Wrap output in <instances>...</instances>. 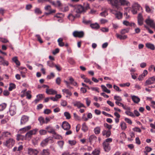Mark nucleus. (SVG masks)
I'll return each mask as SVG.
<instances>
[{
	"label": "nucleus",
	"mask_w": 155,
	"mask_h": 155,
	"mask_svg": "<svg viewBox=\"0 0 155 155\" xmlns=\"http://www.w3.org/2000/svg\"><path fill=\"white\" fill-rule=\"evenodd\" d=\"M84 12H85L86 10L89 9L90 8L89 4L88 3L84 4Z\"/></svg>",
	"instance_id": "44"
},
{
	"label": "nucleus",
	"mask_w": 155,
	"mask_h": 155,
	"mask_svg": "<svg viewBox=\"0 0 155 155\" xmlns=\"http://www.w3.org/2000/svg\"><path fill=\"white\" fill-rule=\"evenodd\" d=\"M133 130L134 131L140 133L141 131V130L138 127H135L133 129Z\"/></svg>",
	"instance_id": "60"
},
{
	"label": "nucleus",
	"mask_w": 155,
	"mask_h": 155,
	"mask_svg": "<svg viewBox=\"0 0 155 155\" xmlns=\"http://www.w3.org/2000/svg\"><path fill=\"white\" fill-rule=\"evenodd\" d=\"M102 134L103 136H106V137H110L111 135V131L109 130H104L102 132Z\"/></svg>",
	"instance_id": "20"
},
{
	"label": "nucleus",
	"mask_w": 155,
	"mask_h": 155,
	"mask_svg": "<svg viewBox=\"0 0 155 155\" xmlns=\"http://www.w3.org/2000/svg\"><path fill=\"white\" fill-rule=\"evenodd\" d=\"M90 26L92 28L98 29L100 27L99 24L96 23L94 24H91Z\"/></svg>",
	"instance_id": "26"
},
{
	"label": "nucleus",
	"mask_w": 155,
	"mask_h": 155,
	"mask_svg": "<svg viewBox=\"0 0 155 155\" xmlns=\"http://www.w3.org/2000/svg\"><path fill=\"white\" fill-rule=\"evenodd\" d=\"M35 37L37 38L38 40L41 43H43V41L41 39L40 36L39 35H35Z\"/></svg>",
	"instance_id": "48"
},
{
	"label": "nucleus",
	"mask_w": 155,
	"mask_h": 155,
	"mask_svg": "<svg viewBox=\"0 0 155 155\" xmlns=\"http://www.w3.org/2000/svg\"><path fill=\"white\" fill-rule=\"evenodd\" d=\"M103 146L105 151L106 152H108L110 149V147L109 143L103 142Z\"/></svg>",
	"instance_id": "16"
},
{
	"label": "nucleus",
	"mask_w": 155,
	"mask_h": 155,
	"mask_svg": "<svg viewBox=\"0 0 155 155\" xmlns=\"http://www.w3.org/2000/svg\"><path fill=\"white\" fill-rule=\"evenodd\" d=\"M7 104L5 103L0 104V111L3 110L6 107Z\"/></svg>",
	"instance_id": "38"
},
{
	"label": "nucleus",
	"mask_w": 155,
	"mask_h": 155,
	"mask_svg": "<svg viewBox=\"0 0 155 155\" xmlns=\"http://www.w3.org/2000/svg\"><path fill=\"white\" fill-rule=\"evenodd\" d=\"M130 85V83L128 82L126 83L120 84L119 85L121 87H129Z\"/></svg>",
	"instance_id": "49"
},
{
	"label": "nucleus",
	"mask_w": 155,
	"mask_h": 155,
	"mask_svg": "<svg viewBox=\"0 0 155 155\" xmlns=\"http://www.w3.org/2000/svg\"><path fill=\"white\" fill-rule=\"evenodd\" d=\"M120 126L122 130H125L127 128L126 124V123L124 122H121L120 123Z\"/></svg>",
	"instance_id": "29"
},
{
	"label": "nucleus",
	"mask_w": 155,
	"mask_h": 155,
	"mask_svg": "<svg viewBox=\"0 0 155 155\" xmlns=\"http://www.w3.org/2000/svg\"><path fill=\"white\" fill-rule=\"evenodd\" d=\"M36 97L39 100H40L42 98L45 97L44 94H39L36 96Z\"/></svg>",
	"instance_id": "52"
},
{
	"label": "nucleus",
	"mask_w": 155,
	"mask_h": 155,
	"mask_svg": "<svg viewBox=\"0 0 155 155\" xmlns=\"http://www.w3.org/2000/svg\"><path fill=\"white\" fill-rule=\"evenodd\" d=\"M125 113L127 115L130 116L131 117H135V115L132 112L130 111V110L126 111Z\"/></svg>",
	"instance_id": "40"
},
{
	"label": "nucleus",
	"mask_w": 155,
	"mask_h": 155,
	"mask_svg": "<svg viewBox=\"0 0 155 155\" xmlns=\"http://www.w3.org/2000/svg\"><path fill=\"white\" fill-rule=\"evenodd\" d=\"M97 138L94 135H91L89 138L90 142L91 143L93 142H95L96 141Z\"/></svg>",
	"instance_id": "23"
},
{
	"label": "nucleus",
	"mask_w": 155,
	"mask_h": 155,
	"mask_svg": "<svg viewBox=\"0 0 155 155\" xmlns=\"http://www.w3.org/2000/svg\"><path fill=\"white\" fill-rule=\"evenodd\" d=\"M73 35L75 37L81 38L84 37V33L83 31H75L73 32Z\"/></svg>",
	"instance_id": "8"
},
{
	"label": "nucleus",
	"mask_w": 155,
	"mask_h": 155,
	"mask_svg": "<svg viewBox=\"0 0 155 155\" xmlns=\"http://www.w3.org/2000/svg\"><path fill=\"white\" fill-rule=\"evenodd\" d=\"M132 99L134 103H138L140 100L139 98L134 95L132 96Z\"/></svg>",
	"instance_id": "24"
},
{
	"label": "nucleus",
	"mask_w": 155,
	"mask_h": 155,
	"mask_svg": "<svg viewBox=\"0 0 155 155\" xmlns=\"http://www.w3.org/2000/svg\"><path fill=\"white\" fill-rule=\"evenodd\" d=\"M9 64L8 62L5 60L4 58L0 56V65L8 66Z\"/></svg>",
	"instance_id": "15"
},
{
	"label": "nucleus",
	"mask_w": 155,
	"mask_h": 155,
	"mask_svg": "<svg viewBox=\"0 0 155 155\" xmlns=\"http://www.w3.org/2000/svg\"><path fill=\"white\" fill-rule=\"evenodd\" d=\"M82 22L85 25H88L90 24L91 23V21L90 20L87 21L85 19H83Z\"/></svg>",
	"instance_id": "59"
},
{
	"label": "nucleus",
	"mask_w": 155,
	"mask_h": 155,
	"mask_svg": "<svg viewBox=\"0 0 155 155\" xmlns=\"http://www.w3.org/2000/svg\"><path fill=\"white\" fill-rule=\"evenodd\" d=\"M61 82V79L60 77H58L56 80V83L58 85H60Z\"/></svg>",
	"instance_id": "64"
},
{
	"label": "nucleus",
	"mask_w": 155,
	"mask_h": 155,
	"mask_svg": "<svg viewBox=\"0 0 155 155\" xmlns=\"http://www.w3.org/2000/svg\"><path fill=\"white\" fill-rule=\"evenodd\" d=\"M45 129L47 130V131L49 133L52 134H56L54 130L50 126H48L46 127Z\"/></svg>",
	"instance_id": "17"
},
{
	"label": "nucleus",
	"mask_w": 155,
	"mask_h": 155,
	"mask_svg": "<svg viewBox=\"0 0 155 155\" xmlns=\"http://www.w3.org/2000/svg\"><path fill=\"white\" fill-rule=\"evenodd\" d=\"M38 153V151L36 149L31 148H28V154L29 155H36Z\"/></svg>",
	"instance_id": "11"
},
{
	"label": "nucleus",
	"mask_w": 155,
	"mask_h": 155,
	"mask_svg": "<svg viewBox=\"0 0 155 155\" xmlns=\"http://www.w3.org/2000/svg\"><path fill=\"white\" fill-rule=\"evenodd\" d=\"M25 139V137L20 134H18L16 136V139L18 141L23 140Z\"/></svg>",
	"instance_id": "30"
},
{
	"label": "nucleus",
	"mask_w": 155,
	"mask_h": 155,
	"mask_svg": "<svg viewBox=\"0 0 155 155\" xmlns=\"http://www.w3.org/2000/svg\"><path fill=\"white\" fill-rule=\"evenodd\" d=\"M74 106L77 107L78 108L85 107L84 105L79 101H76L74 104Z\"/></svg>",
	"instance_id": "21"
},
{
	"label": "nucleus",
	"mask_w": 155,
	"mask_h": 155,
	"mask_svg": "<svg viewBox=\"0 0 155 155\" xmlns=\"http://www.w3.org/2000/svg\"><path fill=\"white\" fill-rule=\"evenodd\" d=\"M15 87L16 85L15 84L13 83H10L9 84L8 90L10 91H12L13 89H15Z\"/></svg>",
	"instance_id": "36"
},
{
	"label": "nucleus",
	"mask_w": 155,
	"mask_h": 155,
	"mask_svg": "<svg viewBox=\"0 0 155 155\" xmlns=\"http://www.w3.org/2000/svg\"><path fill=\"white\" fill-rule=\"evenodd\" d=\"M80 17L79 15H77L76 13L72 11L70 13L68 17V18L71 21H73L76 18H78Z\"/></svg>",
	"instance_id": "5"
},
{
	"label": "nucleus",
	"mask_w": 155,
	"mask_h": 155,
	"mask_svg": "<svg viewBox=\"0 0 155 155\" xmlns=\"http://www.w3.org/2000/svg\"><path fill=\"white\" fill-rule=\"evenodd\" d=\"M63 38H60L58 40V45L61 47H63L64 45V43L63 42Z\"/></svg>",
	"instance_id": "31"
},
{
	"label": "nucleus",
	"mask_w": 155,
	"mask_h": 155,
	"mask_svg": "<svg viewBox=\"0 0 155 155\" xmlns=\"http://www.w3.org/2000/svg\"><path fill=\"white\" fill-rule=\"evenodd\" d=\"M48 65L51 67H54V64L51 61H48L47 62Z\"/></svg>",
	"instance_id": "61"
},
{
	"label": "nucleus",
	"mask_w": 155,
	"mask_h": 155,
	"mask_svg": "<svg viewBox=\"0 0 155 155\" xmlns=\"http://www.w3.org/2000/svg\"><path fill=\"white\" fill-rule=\"evenodd\" d=\"M46 93L48 94L54 95L57 94V91L52 89L46 88Z\"/></svg>",
	"instance_id": "18"
},
{
	"label": "nucleus",
	"mask_w": 155,
	"mask_h": 155,
	"mask_svg": "<svg viewBox=\"0 0 155 155\" xmlns=\"http://www.w3.org/2000/svg\"><path fill=\"white\" fill-rule=\"evenodd\" d=\"M15 143V140L12 138H10L7 140L5 143V145L8 147L13 146Z\"/></svg>",
	"instance_id": "10"
},
{
	"label": "nucleus",
	"mask_w": 155,
	"mask_h": 155,
	"mask_svg": "<svg viewBox=\"0 0 155 155\" xmlns=\"http://www.w3.org/2000/svg\"><path fill=\"white\" fill-rule=\"evenodd\" d=\"M101 128L100 127H97L94 128V131L96 134H99L100 132Z\"/></svg>",
	"instance_id": "39"
},
{
	"label": "nucleus",
	"mask_w": 155,
	"mask_h": 155,
	"mask_svg": "<svg viewBox=\"0 0 155 155\" xmlns=\"http://www.w3.org/2000/svg\"><path fill=\"white\" fill-rule=\"evenodd\" d=\"M31 128V126H28L26 127H25L23 128H21L20 130V131H23L24 132H25L27 131L28 130L30 129Z\"/></svg>",
	"instance_id": "35"
},
{
	"label": "nucleus",
	"mask_w": 155,
	"mask_h": 155,
	"mask_svg": "<svg viewBox=\"0 0 155 155\" xmlns=\"http://www.w3.org/2000/svg\"><path fill=\"white\" fill-rule=\"evenodd\" d=\"M47 131L45 130H39V132L40 135H45L47 133Z\"/></svg>",
	"instance_id": "54"
},
{
	"label": "nucleus",
	"mask_w": 155,
	"mask_h": 155,
	"mask_svg": "<svg viewBox=\"0 0 155 155\" xmlns=\"http://www.w3.org/2000/svg\"><path fill=\"white\" fill-rule=\"evenodd\" d=\"M51 112V110L49 109H45L44 111V113L45 114H49Z\"/></svg>",
	"instance_id": "57"
},
{
	"label": "nucleus",
	"mask_w": 155,
	"mask_h": 155,
	"mask_svg": "<svg viewBox=\"0 0 155 155\" xmlns=\"http://www.w3.org/2000/svg\"><path fill=\"white\" fill-rule=\"evenodd\" d=\"M104 126L108 129V130H110L112 128V126L111 125H109L107 123H106L104 124Z\"/></svg>",
	"instance_id": "45"
},
{
	"label": "nucleus",
	"mask_w": 155,
	"mask_h": 155,
	"mask_svg": "<svg viewBox=\"0 0 155 155\" xmlns=\"http://www.w3.org/2000/svg\"><path fill=\"white\" fill-rule=\"evenodd\" d=\"M62 91L64 93H65L66 94L69 95V96H71L72 94L71 92L68 89H63L62 90Z\"/></svg>",
	"instance_id": "34"
},
{
	"label": "nucleus",
	"mask_w": 155,
	"mask_h": 155,
	"mask_svg": "<svg viewBox=\"0 0 155 155\" xmlns=\"http://www.w3.org/2000/svg\"><path fill=\"white\" fill-rule=\"evenodd\" d=\"M114 11L112 10V12L113 14L115 15L116 18L118 19L122 18L123 16L122 13H121L120 12H116V13H114L113 12V11Z\"/></svg>",
	"instance_id": "19"
},
{
	"label": "nucleus",
	"mask_w": 155,
	"mask_h": 155,
	"mask_svg": "<svg viewBox=\"0 0 155 155\" xmlns=\"http://www.w3.org/2000/svg\"><path fill=\"white\" fill-rule=\"evenodd\" d=\"M132 10L131 12L134 15L136 14L137 13L138 11L140 10H141V12H143L142 8L138 3H134L132 5Z\"/></svg>",
	"instance_id": "3"
},
{
	"label": "nucleus",
	"mask_w": 155,
	"mask_h": 155,
	"mask_svg": "<svg viewBox=\"0 0 155 155\" xmlns=\"http://www.w3.org/2000/svg\"><path fill=\"white\" fill-rule=\"evenodd\" d=\"M29 119V117L28 116L25 115H23L21 119L20 124L21 125L25 124L28 121Z\"/></svg>",
	"instance_id": "6"
},
{
	"label": "nucleus",
	"mask_w": 155,
	"mask_h": 155,
	"mask_svg": "<svg viewBox=\"0 0 155 155\" xmlns=\"http://www.w3.org/2000/svg\"><path fill=\"white\" fill-rule=\"evenodd\" d=\"M51 140V138L50 137L46 138L42 141L41 143V144L42 146L45 145L48 143L49 141Z\"/></svg>",
	"instance_id": "25"
},
{
	"label": "nucleus",
	"mask_w": 155,
	"mask_h": 155,
	"mask_svg": "<svg viewBox=\"0 0 155 155\" xmlns=\"http://www.w3.org/2000/svg\"><path fill=\"white\" fill-rule=\"evenodd\" d=\"M58 143L61 148H62L63 145L64 144V142L63 141H59L58 142Z\"/></svg>",
	"instance_id": "58"
},
{
	"label": "nucleus",
	"mask_w": 155,
	"mask_h": 155,
	"mask_svg": "<svg viewBox=\"0 0 155 155\" xmlns=\"http://www.w3.org/2000/svg\"><path fill=\"white\" fill-rule=\"evenodd\" d=\"M145 8L146 9V11L148 13H150V12L151 10L149 7L147 5H146L145 6Z\"/></svg>",
	"instance_id": "55"
},
{
	"label": "nucleus",
	"mask_w": 155,
	"mask_h": 155,
	"mask_svg": "<svg viewBox=\"0 0 155 155\" xmlns=\"http://www.w3.org/2000/svg\"><path fill=\"white\" fill-rule=\"evenodd\" d=\"M113 8L120 11L122 9V6H130V2L127 0H107Z\"/></svg>",
	"instance_id": "1"
},
{
	"label": "nucleus",
	"mask_w": 155,
	"mask_h": 155,
	"mask_svg": "<svg viewBox=\"0 0 155 155\" xmlns=\"http://www.w3.org/2000/svg\"><path fill=\"white\" fill-rule=\"evenodd\" d=\"M124 120L126 122L130 124H132V121L129 118H125Z\"/></svg>",
	"instance_id": "63"
},
{
	"label": "nucleus",
	"mask_w": 155,
	"mask_h": 155,
	"mask_svg": "<svg viewBox=\"0 0 155 155\" xmlns=\"http://www.w3.org/2000/svg\"><path fill=\"white\" fill-rule=\"evenodd\" d=\"M16 107L15 106H11L9 109V111L10 114L11 116L15 115L16 113Z\"/></svg>",
	"instance_id": "14"
},
{
	"label": "nucleus",
	"mask_w": 155,
	"mask_h": 155,
	"mask_svg": "<svg viewBox=\"0 0 155 155\" xmlns=\"http://www.w3.org/2000/svg\"><path fill=\"white\" fill-rule=\"evenodd\" d=\"M38 129H35L34 130H30L25 134V139L27 140H30L32 137L33 135L35 134L38 131Z\"/></svg>",
	"instance_id": "4"
},
{
	"label": "nucleus",
	"mask_w": 155,
	"mask_h": 155,
	"mask_svg": "<svg viewBox=\"0 0 155 155\" xmlns=\"http://www.w3.org/2000/svg\"><path fill=\"white\" fill-rule=\"evenodd\" d=\"M68 143L69 144H70L71 146L74 145L76 143V142L74 140H69L68 141Z\"/></svg>",
	"instance_id": "62"
},
{
	"label": "nucleus",
	"mask_w": 155,
	"mask_h": 155,
	"mask_svg": "<svg viewBox=\"0 0 155 155\" xmlns=\"http://www.w3.org/2000/svg\"><path fill=\"white\" fill-rule=\"evenodd\" d=\"M82 130L84 132H86L88 130V127L85 123H83L82 125Z\"/></svg>",
	"instance_id": "33"
},
{
	"label": "nucleus",
	"mask_w": 155,
	"mask_h": 155,
	"mask_svg": "<svg viewBox=\"0 0 155 155\" xmlns=\"http://www.w3.org/2000/svg\"><path fill=\"white\" fill-rule=\"evenodd\" d=\"M84 82L87 83H89L90 84H93V82L91 81L90 79L86 78H84Z\"/></svg>",
	"instance_id": "50"
},
{
	"label": "nucleus",
	"mask_w": 155,
	"mask_h": 155,
	"mask_svg": "<svg viewBox=\"0 0 155 155\" xmlns=\"http://www.w3.org/2000/svg\"><path fill=\"white\" fill-rule=\"evenodd\" d=\"M38 120L39 121L41 125H42L44 123H45V121L44 118L42 117H40L38 119Z\"/></svg>",
	"instance_id": "43"
},
{
	"label": "nucleus",
	"mask_w": 155,
	"mask_h": 155,
	"mask_svg": "<svg viewBox=\"0 0 155 155\" xmlns=\"http://www.w3.org/2000/svg\"><path fill=\"white\" fill-rule=\"evenodd\" d=\"M107 15V13L106 10H105L100 13V15L102 17H105Z\"/></svg>",
	"instance_id": "51"
},
{
	"label": "nucleus",
	"mask_w": 155,
	"mask_h": 155,
	"mask_svg": "<svg viewBox=\"0 0 155 155\" xmlns=\"http://www.w3.org/2000/svg\"><path fill=\"white\" fill-rule=\"evenodd\" d=\"M116 36L117 38H119L121 40L125 39L127 38V36L126 35L122 36L118 34H117Z\"/></svg>",
	"instance_id": "37"
},
{
	"label": "nucleus",
	"mask_w": 155,
	"mask_h": 155,
	"mask_svg": "<svg viewBox=\"0 0 155 155\" xmlns=\"http://www.w3.org/2000/svg\"><path fill=\"white\" fill-rule=\"evenodd\" d=\"M61 10L63 12H66L69 10V7L68 6L63 7L61 8Z\"/></svg>",
	"instance_id": "46"
},
{
	"label": "nucleus",
	"mask_w": 155,
	"mask_h": 155,
	"mask_svg": "<svg viewBox=\"0 0 155 155\" xmlns=\"http://www.w3.org/2000/svg\"><path fill=\"white\" fill-rule=\"evenodd\" d=\"M155 81V76H153L148 78L146 81L145 85L150 84L154 83Z\"/></svg>",
	"instance_id": "12"
},
{
	"label": "nucleus",
	"mask_w": 155,
	"mask_h": 155,
	"mask_svg": "<svg viewBox=\"0 0 155 155\" xmlns=\"http://www.w3.org/2000/svg\"><path fill=\"white\" fill-rule=\"evenodd\" d=\"M145 22L150 27L153 28H155V24L153 20L148 18L145 20Z\"/></svg>",
	"instance_id": "9"
},
{
	"label": "nucleus",
	"mask_w": 155,
	"mask_h": 155,
	"mask_svg": "<svg viewBox=\"0 0 155 155\" xmlns=\"http://www.w3.org/2000/svg\"><path fill=\"white\" fill-rule=\"evenodd\" d=\"M62 127L64 130H68L70 129L71 126L68 122L64 121L62 124Z\"/></svg>",
	"instance_id": "13"
},
{
	"label": "nucleus",
	"mask_w": 155,
	"mask_h": 155,
	"mask_svg": "<svg viewBox=\"0 0 155 155\" xmlns=\"http://www.w3.org/2000/svg\"><path fill=\"white\" fill-rule=\"evenodd\" d=\"M146 47L148 49H150L151 50H153L155 49L154 45L150 43H147L146 44Z\"/></svg>",
	"instance_id": "22"
},
{
	"label": "nucleus",
	"mask_w": 155,
	"mask_h": 155,
	"mask_svg": "<svg viewBox=\"0 0 155 155\" xmlns=\"http://www.w3.org/2000/svg\"><path fill=\"white\" fill-rule=\"evenodd\" d=\"M35 13L37 14H41L42 13L41 11L40 10L39 8H36L35 10Z\"/></svg>",
	"instance_id": "56"
},
{
	"label": "nucleus",
	"mask_w": 155,
	"mask_h": 155,
	"mask_svg": "<svg viewBox=\"0 0 155 155\" xmlns=\"http://www.w3.org/2000/svg\"><path fill=\"white\" fill-rule=\"evenodd\" d=\"M101 86L104 91L106 92L107 93H110V91L104 85H101Z\"/></svg>",
	"instance_id": "32"
},
{
	"label": "nucleus",
	"mask_w": 155,
	"mask_h": 155,
	"mask_svg": "<svg viewBox=\"0 0 155 155\" xmlns=\"http://www.w3.org/2000/svg\"><path fill=\"white\" fill-rule=\"evenodd\" d=\"M31 91H28L26 92V96L27 98L28 99H30L31 97Z\"/></svg>",
	"instance_id": "41"
},
{
	"label": "nucleus",
	"mask_w": 155,
	"mask_h": 155,
	"mask_svg": "<svg viewBox=\"0 0 155 155\" xmlns=\"http://www.w3.org/2000/svg\"><path fill=\"white\" fill-rule=\"evenodd\" d=\"M69 5L73 8L74 9L72 11L76 13L77 15H79V14L81 13L84 12V7L81 5H73L72 4H70Z\"/></svg>",
	"instance_id": "2"
},
{
	"label": "nucleus",
	"mask_w": 155,
	"mask_h": 155,
	"mask_svg": "<svg viewBox=\"0 0 155 155\" xmlns=\"http://www.w3.org/2000/svg\"><path fill=\"white\" fill-rule=\"evenodd\" d=\"M64 115L66 117V119H70L71 117L70 114L68 112H65L64 113Z\"/></svg>",
	"instance_id": "47"
},
{
	"label": "nucleus",
	"mask_w": 155,
	"mask_h": 155,
	"mask_svg": "<svg viewBox=\"0 0 155 155\" xmlns=\"http://www.w3.org/2000/svg\"><path fill=\"white\" fill-rule=\"evenodd\" d=\"M114 99L115 100H116V101H122V98L120 96L115 95L114 97Z\"/></svg>",
	"instance_id": "42"
},
{
	"label": "nucleus",
	"mask_w": 155,
	"mask_h": 155,
	"mask_svg": "<svg viewBox=\"0 0 155 155\" xmlns=\"http://www.w3.org/2000/svg\"><path fill=\"white\" fill-rule=\"evenodd\" d=\"M143 12H140L138 14L137 16V22L139 25L141 26L143 23V18L142 15Z\"/></svg>",
	"instance_id": "7"
},
{
	"label": "nucleus",
	"mask_w": 155,
	"mask_h": 155,
	"mask_svg": "<svg viewBox=\"0 0 155 155\" xmlns=\"http://www.w3.org/2000/svg\"><path fill=\"white\" fill-rule=\"evenodd\" d=\"M54 76V74L53 73L51 72L50 73V75H48L47 76V78L48 79H50L51 78H53Z\"/></svg>",
	"instance_id": "53"
},
{
	"label": "nucleus",
	"mask_w": 155,
	"mask_h": 155,
	"mask_svg": "<svg viewBox=\"0 0 155 155\" xmlns=\"http://www.w3.org/2000/svg\"><path fill=\"white\" fill-rule=\"evenodd\" d=\"M41 153L42 155H49L50 153V151L48 149H44Z\"/></svg>",
	"instance_id": "28"
},
{
	"label": "nucleus",
	"mask_w": 155,
	"mask_h": 155,
	"mask_svg": "<svg viewBox=\"0 0 155 155\" xmlns=\"http://www.w3.org/2000/svg\"><path fill=\"white\" fill-rule=\"evenodd\" d=\"M100 153V149H95L93 151L92 154L93 155H99Z\"/></svg>",
	"instance_id": "27"
}]
</instances>
